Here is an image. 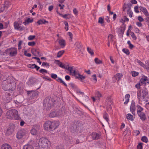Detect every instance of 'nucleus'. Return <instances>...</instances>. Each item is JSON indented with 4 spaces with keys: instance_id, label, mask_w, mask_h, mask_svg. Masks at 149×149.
Listing matches in <instances>:
<instances>
[{
    "instance_id": "nucleus-1",
    "label": "nucleus",
    "mask_w": 149,
    "mask_h": 149,
    "mask_svg": "<svg viewBox=\"0 0 149 149\" xmlns=\"http://www.w3.org/2000/svg\"><path fill=\"white\" fill-rule=\"evenodd\" d=\"M2 86L3 89L7 91L5 93L6 102H10L16 88V84L14 79L12 77H8L3 81Z\"/></svg>"
},
{
    "instance_id": "nucleus-2",
    "label": "nucleus",
    "mask_w": 149,
    "mask_h": 149,
    "mask_svg": "<svg viewBox=\"0 0 149 149\" xmlns=\"http://www.w3.org/2000/svg\"><path fill=\"white\" fill-rule=\"evenodd\" d=\"M59 125V123L58 121L52 122L48 120L45 123L44 127L45 130L51 132L56 129Z\"/></svg>"
},
{
    "instance_id": "nucleus-3",
    "label": "nucleus",
    "mask_w": 149,
    "mask_h": 149,
    "mask_svg": "<svg viewBox=\"0 0 149 149\" xmlns=\"http://www.w3.org/2000/svg\"><path fill=\"white\" fill-rule=\"evenodd\" d=\"M6 116L7 118L10 119H19L18 111L15 109H12L8 111L6 113Z\"/></svg>"
},
{
    "instance_id": "nucleus-4",
    "label": "nucleus",
    "mask_w": 149,
    "mask_h": 149,
    "mask_svg": "<svg viewBox=\"0 0 149 149\" xmlns=\"http://www.w3.org/2000/svg\"><path fill=\"white\" fill-rule=\"evenodd\" d=\"M38 145L40 147L47 148L50 146V142L47 139L42 137L40 139Z\"/></svg>"
},
{
    "instance_id": "nucleus-5",
    "label": "nucleus",
    "mask_w": 149,
    "mask_h": 149,
    "mask_svg": "<svg viewBox=\"0 0 149 149\" xmlns=\"http://www.w3.org/2000/svg\"><path fill=\"white\" fill-rule=\"evenodd\" d=\"M52 102L51 100L50 97H46L44 100L43 108L44 109L48 111L51 109Z\"/></svg>"
},
{
    "instance_id": "nucleus-6",
    "label": "nucleus",
    "mask_w": 149,
    "mask_h": 149,
    "mask_svg": "<svg viewBox=\"0 0 149 149\" xmlns=\"http://www.w3.org/2000/svg\"><path fill=\"white\" fill-rule=\"evenodd\" d=\"M148 94L146 89L139 90L137 92V97L139 100H144L146 96Z\"/></svg>"
},
{
    "instance_id": "nucleus-7",
    "label": "nucleus",
    "mask_w": 149,
    "mask_h": 149,
    "mask_svg": "<svg viewBox=\"0 0 149 149\" xmlns=\"http://www.w3.org/2000/svg\"><path fill=\"white\" fill-rule=\"evenodd\" d=\"M63 113V111L61 110H56L51 112L49 114L50 117L54 118L61 115Z\"/></svg>"
},
{
    "instance_id": "nucleus-8",
    "label": "nucleus",
    "mask_w": 149,
    "mask_h": 149,
    "mask_svg": "<svg viewBox=\"0 0 149 149\" xmlns=\"http://www.w3.org/2000/svg\"><path fill=\"white\" fill-rule=\"evenodd\" d=\"M132 5L131 3H128L127 5L125 4L123 7V11H127V13L129 15L130 17H132L133 13L130 10L131 7Z\"/></svg>"
},
{
    "instance_id": "nucleus-9",
    "label": "nucleus",
    "mask_w": 149,
    "mask_h": 149,
    "mask_svg": "<svg viewBox=\"0 0 149 149\" xmlns=\"http://www.w3.org/2000/svg\"><path fill=\"white\" fill-rule=\"evenodd\" d=\"M66 69L70 72V73L72 74V75L75 76L76 77L79 79V77L81 74L78 73L77 72L74 70H73V68L72 67L68 66V68H66Z\"/></svg>"
},
{
    "instance_id": "nucleus-10",
    "label": "nucleus",
    "mask_w": 149,
    "mask_h": 149,
    "mask_svg": "<svg viewBox=\"0 0 149 149\" xmlns=\"http://www.w3.org/2000/svg\"><path fill=\"white\" fill-rule=\"evenodd\" d=\"M27 133V131L24 130H21L18 131L17 137L18 139H22Z\"/></svg>"
},
{
    "instance_id": "nucleus-11",
    "label": "nucleus",
    "mask_w": 149,
    "mask_h": 149,
    "mask_svg": "<svg viewBox=\"0 0 149 149\" xmlns=\"http://www.w3.org/2000/svg\"><path fill=\"white\" fill-rule=\"evenodd\" d=\"M14 129V125H10L6 131V134L7 135L11 134L13 132Z\"/></svg>"
},
{
    "instance_id": "nucleus-12",
    "label": "nucleus",
    "mask_w": 149,
    "mask_h": 149,
    "mask_svg": "<svg viewBox=\"0 0 149 149\" xmlns=\"http://www.w3.org/2000/svg\"><path fill=\"white\" fill-rule=\"evenodd\" d=\"M140 82L141 84V85L146 83H149V80L148 78L146 76H143L140 80Z\"/></svg>"
},
{
    "instance_id": "nucleus-13",
    "label": "nucleus",
    "mask_w": 149,
    "mask_h": 149,
    "mask_svg": "<svg viewBox=\"0 0 149 149\" xmlns=\"http://www.w3.org/2000/svg\"><path fill=\"white\" fill-rule=\"evenodd\" d=\"M113 102L111 97L110 96L107 97L106 100V104H107V106L109 108L111 107V106Z\"/></svg>"
},
{
    "instance_id": "nucleus-14",
    "label": "nucleus",
    "mask_w": 149,
    "mask_h": 149,
    "mask_svg": "<svg viewBox=\"0 0 149 149\" xmlns=\"http://www.w3.org/2000/svg\"><path fill=\"white\" fill-rule=\"evenodd\" d=\"M136 107L134 102H132L131 105L130 107V111L133 114H135V113Z\"/></svg>"
},
{
    "instance_id": "nucleus-15",
    "label": "nucleus",
    "mask_w": 149,
    "mask_h": 149,
    "mask_svg": "<svg viewBox=\"0 0 149 149\" xmlns=\"http://www.w3.org/2000/svg\"><path fill=\"white\" fill-rule=\"evenodd\" d=\"M14 26L15 29L19 31H22L23 30V28L21 27L19 23L15 22L14 23Z\"/></svg>"
},
{
    "instance_id": "nucleus-16",
    "label": "nucleus",
    "mask_w": 149,
    "mask_h": 149,
    "mask_svg": "<svg viewBox=\"0 0 149 149\" xmlns=\"http://www.w3.org/2000/svg\"><path fill=\"white\" fill-rule=\"evenodd\" d=\"M9 54L11 56H13L17 54V51L16 49L12 48L10 49Z\"/></svg>"
},
{
    "instance_id": "nucleus-17",
    "label": "nucleus",
    "mask_w": 149,
    "mask_h": 149,
    "mask_svg": "<svg viewBox=\"0 0 149 149\" xmlns=\"http://www.w3.org/2000/svg\"><path fill=\"white\" fill-rule=\"evenodd\" d=\"M91 136L93 140H97L100 138V135L95 132H93L92 133Z\"/></svg>"
},
{
    "instance_id": "nucleus-18",
    "label": "nucleus",
    "mask_w": 149,
    "mask_h": 149,
    "mask_svg": "<svg viewBox=\"0 0 149 149\" xmlns=\"http://www.w3.org/2000/svg\"><path fill=\"white\" fill-rule=\"evenodd\" d=\"M139 8L141 11L146 16L149 15V13L146 8L142 6H140Z\"/></svg>"
},
{
    "instance_id": "nucleus-19",
    "label": "nucleus",
    "mask_w": 149,
    "mask_h": 149,
    "mask_svg": "<svg viewBox=\"0 0 149 149\" xmlns=\"http://www.w3.org/2000/svg\"><path fill=\"white\" fill-rule=\"evenodd\" d=\"M123 76L122 73H118L116 74L113 77V79H115L116 80H117L118 81Z\"/></svg>"
},
{
    "instance_id": "nucleus-20",
    "label": "nucleus",
    "mask_w": 149,
    "mask_h": 149,
    "mask_svg": "<svg viewBox=\"0 0 149 149\" xmlns=\"http://www.w3.org/2000/svg\"><path fill=\"white\" fill-rule=\"evenodd\" d=\"M38 132L39 130L37 128V127L36 126L34 127L31 131V134L33 135L37 134L38 133Z\"/></svg>"
},
{
    "instance_id": "nucleus-21",
    "label": "nucleus",
    "mask_w": 149,
    "mask_h": 149,
    "mask_svg": "<svg viewBox=\"0 0 149 149\" xmlns=\"http://www.w3.org/2000/svg\"><path fill=\"white\" fill-rule=\"evenodd\" d=\"M31 51L32 54L35 56H36L37 55L39 56L41 55L39 51L36 49H33L31 50Z\"/></svg>"
},
{
    "instance_id": "nucleus-22",
    "label": "nucleus",
    "mask_w": 149,
    "mask_h": 149,
    "mask_svg": "<svg viewBox=\"0 0 149 149\" xmlns=\"http://www.w3.org/2000/svg\"><path fill=\"white\" fill-rule=\"evenodd\" d=\"M140 119L143 121H145L146 119V116L145 113L142 112L137 114Z\"/></svg>"
},
{
    "instance_id": "nucleus-23",
    "label": "nucleus",
    "mask_w": 149,
    "mask_h": 149,
    "mask_svg": "<svg viewBox=\"0 0 149 149\" xmlns=\"http://www.w3.org/2000/svg\"><path fill=\"white\" fill-rule=\"evenodd\" d=\"M80 98L81 100L84 102H86L89 100V97L85 95H84L83 96H81Z\"/></svg>"
},
{
    "instance_id": "nucleus-24",
    "label": "nucleus",
    "mask_w": 149,
    "mask_h": 149,
    "mask_svg": "<svg viewBox=\"0 0 149 149\" xmlns=\"http://www.w3.org/2000/svg\"><path fill=\"white\" fill-rule=\"evenodd\" d=\"M1 149H12V148L9 144L5 143L2 145Z\"/></svg>"
},
{
    "instance_id": "nucleus-25",
    "label": "nucleus",
    "mask_w": 149,
    "mask_h": 149,
    "mask_svg": "<svg viewBox=\"0 0 149 149\" xmlns=\"http://www.w3.org/2000/svg\"><path fill=\"white\" fill-rule=\"evenodd\" d=\"M59 43L62 48H63L65 45V41L63 39H60L58 41Z\"/></svg>"
},
{
    "instance_id": "nucleus-26",
    "label": "nucleus",
    "mask_w": 149,
    "mask_h": 149,
    "mask_svg": "<svg viewBox=\"0 0 149 149\" xmlns=\"http://www.w3.org/2000/svg\"><path fill=\"white\" fill-rule=\"evenodd\" d=\"M130 97V95L129 94H127L125 95V102H124L125 104H127L129 101V98Z\"/></svg>"
},
{
    "instance_id": "nucleus-27",
    "label": "nucleus",
    "mask_w": 149,
    "mask_h": 149,
    "mask_svg": "<svg viewBox=\"0 0 149 149\" xmlns=\"http://www.w3.org/2000/svg\"><path fill=\"white\" fill-rule=\"evenodd\" d=\"M33 21V20L32 18H28L25 19V22L23 23L25 25H26V24H28L32 22Z\"/></svg>"
},
{
    "instance_id": "nucleus-28",
    "label": "nucleus",
    "mask_w": 149,
    "mask_h": 149,
    "mask_svg": "<svg viewBox=\"0 0 149 149\" xmlns=\"http://www.w3.org/2000/svg\"><path fill=\"white\" fill-rule=\"evenodd\" d=\"M39 92L36 91H33L32 93V98H33L35 97H37L38 95Z\"/></svg>"
},
{
    "instance_id": "nucleus-29",
    "label": "nucleus",
    "mask_w": 149,
    "mask_h": 149,
    "mask_svg": "<svg viewBox=\"0 0 149 149\" xmlns=\"http://www.w3.org/2000/svg\"><path fill=\"white\" fill-rule=\"evenodd\" d=\"M137 113H140L142 112V111L143 110V109L140 106L137 105L136 106Z\"/></svg>"
},
{
    "instance_id": "nucleus-30",
    "label": "nucleus",
    "mask_w": 149,
    "mask_h": 149,
    "mask_svg": "<svg viewBox=\"0 0 149 149\" xmlns=\"http://www.w3.org/2000/svg\"><path fill=\"white\" fill-rule=\"evenodd\" d=\"M23 149H34V148L32 145L28 144L24 146Z\"/></svg>"
},
{
    "instance_id": "nucleus-31",
    "label": "nucleus",
    "mask_w": 149,
    "mask_h": 149,
    "mask_svg": "<svg viewBox=\"0 0 149 149\" xmlns=\"http://www.w3.org/2000/svg\"><path fill=\"white\" fill-rule=\"evenodd\" d=\"M37 23L38 24H45L46 23H48V22L45 20H41L40 19L39 21H38L37 22Z\"/></svg>"
},
{
    "instance_id": "nucleus-32",
    "label": "nucleus",
    "mask_w": 149,
    "mask_h": 149,
    "mask_svg": "<svg viewBox=\"0 0 149 149\" xmlns=\"http://www.w3.org/2000/svg\"><path fill=\"white\" fill-rule=\"evenodd\" d=\"M113 38L114 36L112 34H109L108 36V41L112 42L113 40Z\"/></svg>"
},
{
    "instance_id": "nucleus-33",
    "label": "nucleus",
    "mask_w": 149,
    "mask_h": 149,
    "mask_svg": "<svg viewBox=\"0 0 149 149\" xmlns=\"http://www.w3.org/2000/svg\"><path fill=\"white\" fill-rule=\"evenodd\" d=\"M108 115L106 112H104L103 116V117L106 121L108 122L109 119L108 118Z\"/></svg>"
},
{
    "instance_id": "nucleus-34",
    "label": "nucleus",
    "mask_w": 149,
    "mask_h": 149,
    "mask_svg": "<svg viewBox=\"0 0 149 149\" xmlns=\"http://www.w3.org/2000/svg\"><path fill=\"white\" fill-rule=\"evenodd\" d=\"M76 47L78 48L79 49H81V45L80 42H77L75 43L74 44Z\"/></svg>"
},
{
    "instance_id": "nucleus-35",
    "label": "nucleus",
    "mask_w": 149,
    "mask_h": 149,
    "mask_svg": "<svg viewBox=\"0 0 149 149\" xmlns=\"http://www.w3.org/2000/svg\"><path fill=\"white\" fill-rule=\"evenodd\" d=\"M95 63L97 64H101L102 63V60H99L98 58H96L94 59Z\"/></svg>"
},
{
    "instance_id": "nucleus-36",
    "label": "nucleus",
    "mask_w": 149,
    "mask_h": 149,
    "mask_svg": "<svg viewBox=\"0 0 149 149\" xmlns=\"http://www.w3.org/2000/svg\"><path fill=\"white\" fill-rule=\"evenodd\" d=\"M56 80L59 82H60L62 83V84H64V85L65 86H67V85L62 80V79L61 78L58 77L56 79Z\"/></svg>"
},
{
    "instance_id": "nucleus-37",
    "label": "nucleus",
    "mask_w": 149,
    "mask_h": 149,
    "mask_svg": "<svg viewBox=\"0 0 149 149\" xmlns=\"http://www.w3.org/2000/svg\"><path fill=\"white\" fill-rule=\"evenodd\" d=\"M127 118L128 119L130 120L131 121H133L134 120L133 116L130 113L127 114Z\"/></svg>"
},
{
    "instance_id": "nucleus-38",
    "label": "nucleus",
    "mask_w": 149,
    "mask_h": 149,
    "mask_svg": "<svg viewBox=\"0 0 149 149\" xmlns=\"http://www.w3.org/2000/svg\"><path fill=\"white\" fill-rule=\"evenodd\" d=\"M95 96L100 98L102 97V95L101 93L98 91H96L95 93Z\"/></svg>"
},
{
    "instance_id": "nucleus-39",
    "label": "nucleus",
    "mask_w": 149,
    "mask_h": 149,
    "mask_svg": "<svg viewBox=\"0 0 149 149\" xmlns=\"http://www.w3.org/2000/svg\"><path fill=\"white\" fill-rule=\"evenodd\" d=\"M64 52V50H62L59 51L57 54V56L58 57H60L61 56Z\"/></svg>"
},
{
    "instance_id": "nucleus-40",
    "label": "nucleus",
    "mask_w": 149,
    "mask_h": 149,
    "mask_svg": "<svg viewBox=\"0 0 149 149\" xmlns=\"http://www.w3.org/2000/svg\"><path fill=\"white\" fill-rule=\"evenodd\" d=\"M141 140L143 142L145 143H147L148 141V139L147 137L145 136H142L141 139Z\"/></svg>"
},
{
    "instance_id": "nucleus-41",
    "label": "nucleus",
    "mask_w": 149,
    "mask_h": 149,
    "mask_svg": "<svg viewBox=\"0 0 149 149\" xmlns=\"http://www.w3.org/2000/svg\"><path fill=\"white\" fill-rule=\"evenodd\" d=\"M123 52L126 54L128 55L130 54V52L129 50L127 49L124 48L122 49Z\"/></svg>"
},
{
    "instance_id": "nucleus-42",
    "label": "nucleus",
    "mask_w": 149,
    "mask_h": 149,
    "mask_svg": "<svg viewBox=\"0 0 149 149\" xmlns=\"http://www.w3.org/2000/svg\"><path fill=\"white\" fill-rule=\"evenodd\" d=\"M87 50L88 52L92 55H94V52L90 48L88 47H87Z\"/></svg>"
},
{
    "instance_id": "nucleus-43",
    "label": "nucleus",
    "mask_w": 149,
    "mask_h": 149,
    "mask_svg": "<svg viewBox=\"0 0 149 149\" xmlns=\"http://www.w3.org/2000/svg\"><path fill=\"white\" fill-rule=\"evenodd\" d=\"M143 143H139L137 146V149H143Z\"/></svg>"
},
{
    "instance_id": "nucleus-44",
    "label": "nucleus",
    "mask_w": 149,
    "mask_h": 149,
    "mask_svg": "<svg viewBox=\"0 0 149 149\" xmlns=\"http://www.w3.org/2000/svg\"><path fill=\"white\" fill-rule=\"evenodd\" d=\"M127 43L129 45L130 48V49H132V48H133V47H134V46L133 45H132L130 41H128Z\"/></svg>"
},
{
    "instance_id": "nucleus-45",
    "label": "nucleus",
    "mask_w": 149,
    "mask_h": 149,
    "mask_svg": "<svg viewBox=\"0 0 149 149\" xmlns=\"http://www.w3.org/2000/svg\"><path fill=\"white\" fill-rule=\"evenodd\" d=\"M136 61L141 66L144 67L145 66L144 64L139 59L136 60Z\"/></svg>"
},
{
    "instance_id": "nucleus-46",
    "label": "nucleus",
    "mask_w": 149,
    "mask_h": 149,
    "mask_svg": "<svg viewBox=\"0 0 149 149\" xmlns=\"http://www.w3.org/2000/svg\"><path fill=\"white\" fill-rule=\"evenodd\" d=\"M36 65L35 64H29L28 65V67L29 68L34 69L35 68Z\"/></svg>"
},
{
    "instance_id": "nucleus-47",
    "label": "nucleus",
    "mask_w": 149,
    "mask_h": 149,
    "mask_svg": "<svg viewBox=\"0 0 149 149\" xmlns=\"http://www.w3.org/2000/svg\"><path fill=\"white\" fill-rule=\"evenodd\" d=\"M39 72L41 73L44 74L45 73H47V71L43 69H41L39 70Z\"/></svg>"
},
{
    "instance_id": "nucleus-48",
    "label": "nucleus",
    "mask_w": 149,
    "mask_h": 149,
    "mask_svg": "<svg viewBox=\"0 0 149 149\" xmlns=\"http://www.w3.org/2000/svg\"><path fill=\"white\" fill-rule=\"evenodd\" d=\"M132 76L134 77L138 76L139 74L138 72L135 71H133L132 72Z\"/></svg>"
},
{
    "instance_id": "nucleus-49",
    "label": "nucleus",
    "mask_w": 149,
    "mask_h": 149,
    "mask_svg": "<svg viewBox=\"0 0 149 149\" xmlns=\"http://www.w3.org/2000/svg\"><path fill=\"white\" fill-rule=\"evenodd\" d=\"M24 55L28 57H30L31 56V54L30 53H27V51L25 50L24 51Z\"/></svg>"
},
{
    "instance_id": "nucleus-50",
    "label": "nucleus",
    "mask_w": 149,
    "mask_h": 149,
    "mask_svg": "<svg viewBox=\"0 0 149 149\" xmlns=\"http://www.w3.org/2000/svg\"><path fill=\"white\" fill-rule=\"evenodd\" d=\"M35 36L34 35H30L28 37V39L29 40H33L35 38Z\"/></svg>"
},
{
    "instance_id": "nucleus-51",
    "label": "nucleus",
    "mask_w": 149,
    "mask_h": 149,
    "mask_svg": "<svg viewBox=\"0 0 149 149\" xmlns=\"http://www.w3.org/2000/svg\"><path fill=\"white\" fill-rule=\"evenodd\" d=\"M77 93L79 95V97H81V96H83L84 95L83 92H82L79 91H77Z\"/></svg>"
},
{
    "instance_id": "nucleus-52",
    "label": "nucleus",
    "mask_w": 149,
    "mask_h": 149,
    "mask_svg": "<svg viewBox=\"0 0 149 149\" xmlns=\"http://www.w3.org/2000/svg\"><path fill=\"white\" fill-rule=\"evenodd\" d=\"M51 77L54 79H56L57 78V75L54 74L52 73L51 74Z\"/></svg>"
},
{
    "instance_id": "nucleus-53",
    "label": "nucleus",
    "mask_w": 149,
    "mask_h": 149,
    "mask_svg": "<svg viewBox=\"0 0 149 149\" xmlns=\"http://www.w3.org/2000/svg\"><path fill=\"white\" fill-rule=\"evenodd\" d=\"M98 22L101 24H103L104 23L103 19L102 17H100L99 19Z\"/></svg>"
},
{
    "instance_id": "nucleus-54",
    "label": "nucleus",
    "mask_w": 149,
    "mask_h": 149,
    "mask_svg": "<svg viewBox=\"0 0 149 149\" xmlns=\"http://www.w3.org/2000/svg\"><path fill=\"white\" fill-rule=\"evenodd\" d=\"M68 35H69L70 37V41H72V34L70 32H68Z\"/></svg>"
},
{
    "instance_id": "nucleus-55",
    "label": "nucleus",
    "mask_w": 149,
    "mask_h": 149,
    "mask_svg": "<svg viewBox=\"0 0 149 149\" xmlns=\"http://www.w3.org/2000/svg\"><path fill=\"white\" fill-rule=\"evenodd\" d=\"M35 42L34 41L29 42L28 43V45L29 46H34L35 45Z\"/></svg>"
},
{
    "instance_id": "nucleus-56",
    "label": "nucleus",
    "mask_w": 149,
    "mask_h": 149,
    "mask_svg": "<svg viewBox=\"0 0 149 149\" xmlns=\"http://www.w3.org/2000/svg\"><path fill=\"white\" fill-rule=\"evenodd\" d=\"M42 65L43 66H46L48 68H49V64L47 62L42 63Z\"/></svg>"
},
{
    "instance_id": "nucleus-57",
    "label": "nucleus",
    "mask_w": 149,
    "mask_h": 149,
    "mask_svg": "<svg viewBox=\"0 0 149 149\" xmlns=\"http://www.w3.org/2000/svg\"><path fill=\"white\" fill-rule=\"evenodd\" d=\"M131 36L132 38L134 40H136L137 38L133 32H132L131 33Z\"/></svg>"
},
{
    "instance_id": "nucleus-58",
    "label": "nucleus",
    "mask_w": 149,
    "mask_h": 149,
    "mask_svg": "<svg viewBox=\"0 0 149 149\" xmlns=\"http://www.w3.org/2000/svg\"><path fill=\"white\" fill-rule=\"evenodd\" d=\"M138 19L140 22H142L144 21L143 19L141 16H139L138 17Z\"/></svg>"
},
{
    "instance_id": "nucleus-59",
    "label": "nucleus",
    "mask_w": 149,
    "mask_h": 149,
    "mask_svg": "<svg viewBox=\"0 0 149 149\" xmlns=\"http://www.w3.org/2000/svg\"><path fill=\"white\" fill-rule=\"evenodd\" d=\"M142 85L140 83H138L135 86V87L138 89H139L140 88V86Z\"/></svg>"
},
{
    "instance_id": "nucleus-60",
    "label": "nucleus",
    "mask_w": 149,
    "mask_h": 149,
    "mask_svg": "<svg viewBox=\"0 0 149 149\" xmlns=\"http://www.w3.org/2000/svg\"><path fill=\"white\" fill-rule=\"evenodd\" d=\"M92 77L93 79V80L95 81V82H96L97 81L96 76V74H93L92 76Z\"/></svg>"
},
{
    "instance_id": "nucleus-61",
    "label": "nucleus",
    "mask_w": 149,
    "mask_h": 149,
    "mask_svg": "<svg viewBox=\"0 0 149 149\" xmlns=\"http://www.w3.org/2000/svg\"><path fill=\"white\" fill-rule=\"evenodd\" d=\"M134 10L136 13H139V11L138 10V6H136L134 7Z\"/></svg>"
},
{
    "instance_id": "nucleus-62",
    "label": "nucleus",
    "mask_w": 149,
    "mask_h": 149,
    "mask_svg": "<svg viewBox=\"0 0 149 149\" xmlns=\"http://www.w3.org/2000/svg\"><path fill=\"white\" fill-rule=\"evenodd\" d=\"M22 43V41L20 40L19 41V43L18 44V49H20L21 48V45Z\"/></svg>"
},
{
    "instance_id": "nucleus-63",
    "label": "nucleus",
    "mask_w": 149,
    "mask_h": 149,
    "mask_svg": "<svg viewBox=\"0 0 149 149\" xmlns=\"http://www.w3.org/2000/svg\"><path fill=\"white\" fill-rule=\"evenodd\" d=\"M69 85L73 89L75 88H76V86L74 84L72 83H70Z\"/></svg>"
},
{
    "instance_id": "nucleus-64",
    "label": "nucleus",
    "mask_w": 149,
    "mask_h": 149,
    "mask_svg": "<svg viewBox=\"0 0 149 149\" xmlns=\"http://www.w3.org/2000/svg\"><path fill=\"white\" fill-rule=\"evenodd\" d=\"M73 13L75 15H77V14L78 13V11H77V10L75 8H74L73 9Z\"/></svg>"
}]
</instances>
